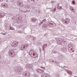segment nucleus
Instances as JSON below:
<instances>
[{"mask_svg":"<svg viewBox=\"0 0 77 77\" xmlns=\"http://www.w3.org/2000/svg\"><path fill=\"white\" fill-rule=\"evenodd\" d=\"M29 54L31 56L32 55L33 56H34V58L38 57V54L36 53L35 51L33 50H31L30 51Z\"/></svg>","mask_w":77,"mask_h":77,"instance_id":"obj_1","label":"nucleus"},{"mask_svg":"<svg viewBox=\"0 0 77 77\" xmlns=\"http://www.w3.org/2000/svg\"><path fill=\"white\" fill-rule=\"evenodd\" d=\"M29 46V45L26 44V45H23L21 46V50H24L27 47Z\"/></svg>","mask_w":77,"mask_h":77,"instance_id":"obj_2","label":"nucleus"},{"mask_svg":"<svg viewBox=\"0 0 77 77\" xmlns=\"http://www.w3.org/2000/svg\"><path fill=\"white\" fill-rule=\"evenodd\" d=\"M9 53H10L11 55H12V54H15V53L14 52V51L13 50H10L9 51Z\"/></svg>","mask_w":77,"mask_h":77,"instance_id":"obj_3","label":"nucleus"},{"mask_svg":"<svg viewBox=\"0 0 77 77\" xmlns=\"http://www.w3.org/2000/svg\"><path fill=\"white\" fill-rule=\"evenodd\" d=\"M65 23H66V24H68L69 23V19H66Z\"/></svg>","mask_w":77,"mask_h":77,"instance_id":"obj_4","label":"nucleus"},{"mask_svg":"<svg viewBox=\"0 0 77 77\" xmlns=\"http://www.w3.org/2000/svg\"><path fill=\"white\" fill-rule=\"evenodd\" d=\"M11 46L13 47H15L17 46V44L15 42H13L12 43Z\"/></svg>","mask_w":77,"mask_h":77,"instance_id":"obj_5","label":"nucleus"},{"mask_svg":"<svg viewBox=\"0 0 77 77\" xmlns=\"http://www.w3.org/2000/svg\"><path fill=\"white\" fill-rule=\"evenodd\" d=\"M70 9L72 11H74V8L72 7H70Z\"/></svg>","mask_w":77,"mask_h":77,"instance_id":"obj_6","label":"nucleus"},{"mask_svg":"<svg viewBox=\"0 0 77 77\" xmlns=\"http://www.w3.org/2000/svg\"><path fill=\"white\" fill-rule=\"evenodd\" d=\"M36 71L38 72H40V71H41V69H37Z\"/></svg>","mask_w":77,"mask_h":77,"instance_id":"obj_7","label":"nucleus"},{"mask_svg":"<svg viewBox=\"0 0 77 77\" xmlns=\"http://www.w3.org/2000/svg\"><path fill=\"white\" fill-rule=\"evenodd\" d=\"M35 21H36V20L35 19H32V22H35Z\"/></svg>","mask_w":77,"mask_h":77,"instance_id":"obj_8","label":"nucleus"},{"mask_svg":"<svg viewBox=\"0 0 77 77\" xmlns=\"http://www.w3.org/2000/svg\"><path fill=\"white\" fill-rule=\"evenodd\" d=\"M40 71L41 73H42V72H44V71L42 69H40Z\"/></svg>","mask_w":77,"mask_h":77,"instance_id":"obj_9","label":"nucleus"},{"mask_svg":"<svg viewBox=\"0 0 77 77\" xmlns=\"http://www.w3.org/2000/svg\"><path fill=\"white\" fill-rule=\"evenodd\" d=\"M56 8H54V10L53 11H52L53 12H55V11H56Z\"/></svg>","mask_w":77,"mask_h":77,"instance_id":"obj_10","label":"nucleus"},{"mask_svg":"<svg viewBox=\"0 0 77 77\" xmlns=\"http://www.w3.org/2000/svg\"><path fill=\"white\" fill-rule=\"evenodd\" d=\"M72 4H74V5H75V2L74 1H72Z\"/></svg>","mask_w":77,"mask_h":77,"instance_id":"obj_11","label":"nucleus"},{"mask_svg":"<svg viewBox=\"0 0 77 77\" xmlns=\"http://www.w3.org/2000/svg\"><path fill=\"white\" fill-rule=\"evenodd\" d=\"M46 19H44L43 20V22H45L46 21Z\"/></svg>","mask_w":77,"mask_h":77,"instance_id":"obj_12","label":"nucleus"},{"mask_svg":"<svg viewBox=\"0 0 77 77\" xmlns=\"http://www.w3.org/2000/svg\"><path fill=\"white\" fill-rule=\"evenodd\" d=\"M44 22H43V21H42L41 23H40V24H43V23Z\"/></svg>","mask_w":77,"mask_h":77,"instance_id":"obj_13","label":"nucleus"},{"mask_svg":"<svg viewBox=\"0 0 77 77\" xmlns=\"http://www.w3.org/2000/svg\"><path fill=\"white\" fill-rule=\"evenodd\" d=\"M45 45L46 47H47V44H45V45H44L43 46H44Z\"/></svg>","mask_w":77,"mask_h":77,"instance_id":"obj_14","label":"nucleus"},{"mask_svg":"<svg viewBox=\"0 0 77 77\" xmlns=\"http://www.w3.org/2000/svg\"><path fill=\"white\" fill-rule=\"evenodd\" d=\"M2 35H5V34L3 33H2Z\"/></svg>","mask_w":77,"mask_h":77,"instance_id":"obj_15","label":"nucleus"},{"mask_svg":"<svg viewBox=\"0 0 77 77\" xmlns=\"http://www.w3.org/2000/svg\"><path fill=\"white\" fill-rule=\"evenodd\" d=\"M70 50H72V48H71Z\"/></svg>","mask_w":77,"mask_h":77,"instance_id":"obj_16","label":"nucleus"},{"mask_svg":"<svg viewBox=\"0 0 77 77\" xmlns=\"http://www.w3.org/2000/svg\"><path fill=\"white\" fill-rule=\"evenodd\" d=\"M60 8H62V7H60Z\"/></svg>","mask_w":77,"mask_h":77,"instance_id":"obj_17","label":"nucleus"},{"mask_svg":"<svg viewBox=\"0 0 77 77\" xmlns=\"http://www.w3.org/2000/svg\"><path fill=\"white\" fill-rule=\"evenodd\" d=\"M72 52H74V51H72Z\"/></svg>","mask_w":77,"mask_h":77,"instance_id":"obj_18","label":"nucleus"},{"mask_svg":"<svg viewBox=\"0 0 77 77\" xmlns=\"http://www.w3.org/2000/svg\"><path fill=\"white\" fill-rule=\"evenodd\" d=\"M2 0H0V1H2Z\"/></svg>","mask_w":77,"mask_h":77,"instance_id":"obj_19","label":"nucleus"}]
</instances>
